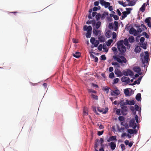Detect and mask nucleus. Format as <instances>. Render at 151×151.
I'll list each match as a JSON object with an SVG mask.
<instances>
[{
	"mask_svg": "<svg viewBox=\"0 0 151 151\" xmlns=\"http://www.w3.org/2000/svg\"><path fill=\"white\" fill-rule=\"evenodd\" d=\"M122 19H124L126 17H127V13L126 11H124L122 12Z\"/></svg>",
	"mask_w": 151,
	"mask_h": 151,
	"instance_id": "obj_25",
	"label": "nucleus"
},
{
	"mask_svg": "<svg viewBox=\"0 0 151 151\" xmlns=\"http://www.w3.org/2000/svg\"><path fill=\"white\" fill-rule=\"evenodd\" d=\"M130 109L132 111L134 115H135L136 114V111L135 107L134 108L133 106H131L130 107Z\"/></svg>",
	"mask_w": 151,
	"mask_h": 151,
	"instance_id": "obj_27",
	"label": "nucleus"
},
{
	"mask_svg": "<svg viewBox=\"0 0 151 151\" xmlns=\"http://www.w3.org/2000/svg\"><path fill=\"white\" fill-rule=\"evenodd\" d=\"M120 58L121 59L122 61V63H126L127 62V60L126 58L123 56H121L120 57Z\"/></svg>",
	"mask_w": 151,
	"mask_h": 151,
	"instance_id": "obj_28",
	"label": "nucleus"
},
{
	"mask_svg": "<svg viewBox=\"0 0 151 151\" xmlns=\"http://www.w3.org/2000/svg\"><path fill=\"white\" fill-rule=\"evenodd\" d=\"M123 43L124 45L127 46V49H129L131 45L129 44L128 40L127 38H125L123 40Z\"/></svg>",
	"mask_w": 151,
	"mask_h": 151,
	"instance_id": "obj_9",
	"label": "nucleus"
},
{
	"mask_svg": "<svg viewBox=\"0 0 151 151\" xmlns=\"http://www.w3.org/2000/svg\"><path fill=\"white\" fill-rule=\"evenodd\" d=\"M133 70L136 73H139L141 71V69L139 66H135L133 68Z\"/></svg>",
	"mask_w": 151,
	"mask_h": 151,
	"instance_id": "obj_13",
	"label": "nucleus"
},
{
	"mask_svg": "<svg viewBox=\"0 0 151 151\" xmlns=\"http://www.w3.org/2000/svg\"><path fill=\"white\" fill-rule=\"evenodd\" d=\"M119 81V79L118 78H116L115 79H114V83L113 84H116Z\"/></svg>",
	"mask_w": 151,
	"mask_h": 151,
	"instance_id": "obj_53",
	"label": "nucleus"
},
{
	"mask_svg": "<svg viewBox=\"0 0 151 151\" xmlns=\"http://www.w3.org/2000/svg\"><path fill=\"white\" fill-rule=\"evenodd\" d=\"M147 42L146 43H141L140 44V47H142L144 49H146L147 48Z\"/></svg>",
	"mask_w": 151,
	"mask_h": 151,
	"instance_id": "obj_22",
	"label": "nucleus"
},
{
	"mask_svg": "<svg viewBox=\"0 0 151 151\" xmlns=\"http://www.w3.org/2000/svg\"><path fill=\"white\" fill-rule=\"evenodd\" d=\"M93 34L95 35L96 36L99 34L101 35V31L98 29H96L95 28H93Z\"/></svg>",
	"mask_w": 151,
	"mask_h": 151,
	"instance_id": "obj_11",
	"label": "nucleus"
},
{
	"mask_svg": "<svg viewBox=\"0 0 151 151\" xmlns=\"http://www.w3.org/2000/svg\"><path fill=\"white\" fill-rule=\"evenodd\" d=\"M121 80L122 82H125L127 84H128L130 82V79L129 78L123 76L121 79Z\"/></svg>",
	"mask_w": 151,
	"mask_h": 151,
	"instance_id": "obj_8",
	"label": "nucleus"
},
{
	"mask_svg": "<svg viewBox=\"0 0 151 151\" xmlns=\"http://www.w3.org/2000/svg\"><path fill=\"white\" fill-rule=\"evenodd\" d=\"M116 114H117L119 115H120L121 114L120 113V109H117L116 111Z\"/></svg>",
	"mask_w": 151,
	"mask_h": 151,
	"instance_id": "obj_51",
	"label": "nucleus"
},
{
	"mask_svg": "<svg viewBox=\"0 0 151 151\" xmlns=\"http://www.w3.org/2000/svg\"><path fill=\"white\" fill-rule=\"evenodd\" d=\"M116 136H112L109 138L107 139V141L108 142H109L111 141H113L114 140H117L116 139Z\"/></svg>",
	"mask_w": 151,
	"mask_h": 151,
	"instance_id": "obj_15",
	"label": "nucleus"
},
{
	"mask_svg": "<svg viewBox=\"0 0 151 151\" xmlns=\"http://www.w3.org/2000/svg\"><path fill=\"white\" fill-rule=\"evenodd\" d=\"M113 17L115 20H117L119 19V17L118 16L116 15H113Z\"/></svg>",
	"mask_w": 151,
	"mask_h": 151,
	"instance_id": "obj_57",
	"label": "nucleus"
},
{
	"mask_svg": "<svg viewBox=\"0 0 151 151\" xmlns=\"http://www.w3.org/2000/svg\"><path fill=\"white\" fill-rule=\"evenodd\" d=\"M101 17V15L100 13L98 14L96 16V18L97 20L99 19Z\"/></svg>",
	"mask_w": 151,
	"mask_h": 151,
	"instance_id": "obj_38",
	"label": "nucleus"
},
{
	"mask_svg": "<svg viewBox=\"0 0 151 151\" xmlns=\"http://www.w3.org/2000/svg\"><path fill=\"white\" fill-rule=\"evenodd\" d=\"M129 126L130 127H132L134 129H135L137 127V124L135 123L134 119H131L129 123Z\"/></svg>",
	"mask_w": 151,
	"mask_h": 151,
	"instance_id": "obj_4",
	"label": "nucleus"
},
{
	"mask_svg": "<svg viewBox=\"0 0 151 151\" xmlns=\"http://www.w3.org/2000/svg\"><path fill=\"white\" fill-rule=\"evenodd\" d=\"M99 142V140L98 139H97L96 140V141L95 142V145H94V147L95 148H96L98 147L99 144H98V143Z\"/></svg>",
	"mask_w": 151,
	"mask_h": 151,
	"instance_id": "obj_35",
	"label": "nucleus"
},
{
	"mask_svg": "<svg viewBox=\"0 0 151 151\" xmlns=\"http://www.w3.org/2000/svg\"><path fill=\"white\" fill-rule=\"evenodd\" d=\"M123 40H121L117 42V47L118 50L121 53L125 52L126 50V48L123 45Z\"/></svg>",
	"mask_w": 151,
	"mask_h": 151,
	"instance_id": "obj_1",
	"label": "nucleus"
},
{
	"mask_svg": "<svg viewBox=\"0 0 151 151\" xmlns=\"http://www.w3.org/2000/svg\"><path fill=\"white\" fill-rule=\"evenodd\" d=\"M128 40L130 43H132L134 42V39L133 36H130L128 38Z\"/></svg>",
	"mask_w": 151,
	"mask_h": 151,
	"instance_id": "obj_20",
	"label": "nucleus"
},
{
	"mask_svg": "<svg viewBox=\"0 0 151 151\" xmlns=\"http://www.w3.org/2000/svg\"><path fill=\"white\" fill-rule=\"evenodd\" d=\"M109 88L107 87H103V90L104 91H106V93H107L109 91Z\"/></svg>",
	"mask_w": 151,
	"mask_h": 151,
	"instance_id": "obj_34",
	"label": "nucleus"
},
{
	"mask_svg": "<svg viewBox=\"0 0 151 151\" xmlns=\"http://www.w3.org/2000/svg\"><path fill=\"white\" fill-rule=\"evenodd\" d=\"M150 19H151L150 17H148L146 18L145 19V22L147 24L149 23L150 22Z\"/></svg>",
	"mask_w": 151,
	"mask_h": 151,
	"instance_id": "obj_45",
	"label": "nucleus"
},
{
	"mask_svg": "<svg viewBox=\"0 0 151 151\" xmlns=\"http://www.w3.org/2000/svg\"><path fill=\"white\" fill-rule=\"evenodd\" d=\"M134 107L136 111H140L141 110V107H139L137 104H135Z\"/></svg>",
	"mask_w": 151,
	"mask_h": 151,
	"instance_id": "obj_29",
	"label": "nucleus"
},
{
	"mask_svg": "<svg viewBox=\"0 0 151 151\" xmlns=\"http://www.w3.org/2000/svg\"><path fill=\"white\" fill-rule=\"evenodd\" d=\"M119 56L117 55H114L113 56V58L114 60H116L117 62L119 63H122V62L121 60V59L120 58H119L118 57Z\"/></svg>",
	"mask_w": 151,
	"mask_h": 151,
	"instance_id": "obj_12",
	"label": "nucleus"
},
{
	"mask_svg": "<svg viewBox=\"0 0 151 151\" xmlns=\"http://www.w3.org/2000/svg\"><path fill=\"white\" fill-rule=\"evenodd\" d=\"M141 50V49L139 46H137L135 49L134 51L137 53H139L140 52Z\"/></svg>",
	"mask_w": 151,
	"mask_h": 151,
	"instance_id": "obj_23",
	"label": "nucleus"
},
{
	"mask_svg": "<svg viewBox=\"0 0 151 151\" xmlns=\"http://www.w3.org/2000/svg\"><path fill=\"white\" fill-rule=\"evenodd\" d=\"M127 71L128 75H129L131 76H133V73L131 70H128Z\"/></svg>",
	"mask_w": 151,
	"mask_h": 151,
	"instance_id": "obj_33",
	"label": "nucleus"
},
{
	"mask_svg": "<svg viewBox=\"0 0 151 151\" xmlns=\"http://www.w3.org/2000/svg\"><path fill=\"white\" fill-rule=\"evenodd\" d=\"M73 55L76 58H78L81 56L80 52H76L75 54H73Z\"/></svg>",
	"mask_w": 151,
	"mask_h": 151,
	"instance_id": "obj_24",
	"label": "nucleus"
},
{
	"mask_svg": "<svg viewBox=\"0 0 151 151\" xmlns=\"http://www.w3.org/2000/svg\"><path fill=\"white\" fill-rule=\"evenodd\" d=\"M129 91L128 89H126L124 90V93L126 96H129Z\"/></svg>",
	"mask_w": 151,
	"mask_h": 151,
	"instance_id": "obj_32",
	"label": "nucleus"
},
{
	"mask_svg": "<svg viewBox=\"0 0 151 151\" xmlns=\"http://www.w3.org/2000/svg\"><path fill=\"white\" fill-rule=\"evenodd\" d=\"M127 132L128 133H129L130 134H132L133 133V129H127Z\"/></svg>",
	"mask_w": 151,
	"mask_h": 151,
	"instance_id": "obj_42",
	"label": "nucleus"
},
{
	"mask_svg": "<svg viewBox=\"0 0 151 151\" xmlns=\"http://www.w3.org/2000/svg\"><path fill=\"white\" fill-rule=\"evenodd\" d=\"M101 60H105L106 59V57L105 55H102L101 56Z\"/></svg>",
	"mask_w": 151,
	"mask_h": 151,
	"instance_id": "obj_52",
	"label": "nucleus"
},
{
	"mask_svg": "<svg viewBox=\"0 0 151 151\" xmlns=\"http://www.w3.org/2000/svg\"><path fill=\"white\" fill-rule=\"evenodd\" d=\"M83 29L84 31L86 30L87 32H91L92 28L91 26H89L87 27L86 25H85L83 27Z\"/></svg>",
	"mask_w": 151,
	"mask_h": 151,
	"instance_id": "obj_10",
	"label": "nucleus"
},
{
	"mask_svg": "<svg viewBox=\"0 0 151 151\" xmlns=\"http://www.w3.org/2000/svg\"><path fill=\"white\" fill-rule=\"evenodd\" d=\"M132 9L131 8H126V10H127L126 12L127 13V14H130L131 12L130 11L132 10Z\"/></svg>",
	"mask_w": 151,
	"mask_h": 151,
	"instance_id": "obj_49",
	"label": "nucleus"
},
{
	"mask_svg": "<svg viewBox=\"0 0 151 151\" xmlns=\"http://www.w3.org/2000/svg\"><path fill=\"white\" fill-rule=\"evenodd\" d=\"M136 99L137 101H140L141 99V94L140 93H138L136 96Z\"/></svg>",
	"mask_w": 151,
	"mask_h": 151,
	"instance_id": "obj_21",
	"label": "nucleus"
},
{
	"mask_svg": "<svg viewBox=\"0 0 151 151\" xmlns=\"http://www.w3.org/2000/svg\"><path fill=\"white\" fill-rule=\"evenodd\" d=\"M113 40H109L107 42H106V45L107 46H109L113 42Z\"/></svg>",
	"mask_w": 151,
	"mask_h": 151,
	"instance_id": "obj_30",
	"label": "nucleus"
},
{
	"mask_svg": "<svg viewBox=\"0 0 151 151\" xmlns=\"http://www.w3.org/2000/svg\"><path fill=\"white\" fill-rule=\"evenodd\" d=\"M87 109L86 108V107H84L83 109V114L84 115H86L87 114Z\"/></svg>",
	"mask_w": 151,
	"mask_h": 151,
	"instance_id": "obj_40",
	"label": "nucleus"
},
{
	"mask_svg": "<svg viewBox=\"0 0 151 151\" xmlns=\"http://www.w3.org/2000/svg\"><path fill=\"white\" fill-rule=\"evenodd\" d=\"M91 32H87L86 35V37L87 38H90L91 36Z\"/></svg>",
	"mask_w": 151,
	"mask_h": 151,
	"instance_id": "obj_36",
	"label": "nucleus"
},
{
	"mask_svg": "<svg viewBox=\"0 0 151 151\" xmlns=\"http://www.w3.org/2000/svg\"><path fill=\"white\" fill-rule=\"evenodd\" d=\"M121 107L122 109V112L123 114H126L124 113L125 112H126L128 110V108L126 106V105H127V104H120Z\"/></svg>",
	"mask_w": 151,
	"mask_h": 151,
	"instance_id": "obj_5",
	"label": "nucleus"
},
{
	"mask_svg": "<svg viewBox=\"0 0 151 151\" xmlns=\"http://www.w3.org/2000/svg\"><path fill=\"white\" fill-rule=\"evenodd\" d=\"M116 33L115 32H114L112 33V38L113 39H114L116 38Z\"/></svg>",
	"mask_w": 151,
	"mask_h": 151,
	"instance_id": "obj_54",
	"label": "nucleus"
},
{
	"mask_svg": "<svg viewBox=\"0 0 151 151\" xmlns=\"http://www.w3.org/2000/svg\"><path fill=\"white\" fill-rule=\"evenodd\" d=\"M91 96L92 98L93 99H94L95 100H98V97L97 96L95 95L94 94H92L91 95Z\"/></svg>",
	"mask_w": 151,
	"mask_h": 151,
	"instance_id": "obj_46",
	"label": "nucleus"
},
{
	"mask_svg": "<svg viewBox=\"0 0 151 151\" xmlns=\"http://www.w3.org/2000/svg\"><path fill=\"white\" fill-rule=\"evenodd\" d=\"M97 110L99 111L100 112H103L104 109L103 108H100L99 107H97Z\"/></svg>",
	"mask_w": 151,
	"mask_h": 151,
	"instance_id": "obj_43",
	"label": "nucleus"
},
{
	"mask_svg": "<svg viewBox=\"0 0 151 151\" xmlns=\"http://www.w3.org/2000/svg\"><path fill=\"white\" fill-rule=\"evenodd\" d=\"M145 40V39L144 37H142L141 38L140 41V42H141V43H144V42Z\"/></svg>",
	"mask_w": 151,
	"mask_h": 151,
	"instance_id": "obj_58",
	"label": "nucleus"
},
{
	"mask_svg": "<svg viewBox=\"0 0 151 151\" xmlns=\"http://www.w3.org/2000/svg\"><path fill=\"white\" fill-rule=\"evenodd\" d=\"M114 76V74L113 72L110 73L109 76V77L111 78H113Z\"/></svg>",
	"mask_w": 151,
	"mask_h": 151,
	"instance_id": "obj_47",
	"label": "nucleus"
},
{
	"mask_svg": "<svg viewBox=\"0 0 151 151\" xmlns=\"http://www.w3.org/2000/svg\"><path fill=\"white\" fill-rule=\"evenodd\" d=\"M142 31V30L141 28H139L137 29L136 30L137 33V35L139 34Z\"/></svg>",
	"mask_w": 151,
	"mask_h": 151,
	"instance_id": "obj_48",
	"label": "nucleus"
},
{
	"mask_svg": "<svg viewBox=\"0 0 151 151\" xmlns=\"http://www.w3.org/2000/svg\"><path fill=\"white\" fill-rule=\"evenodd\" d=\"M120 146L122 151L125 150V146L124 144H122Z\"/></svg>",
	"mask_w": 151,
	"mask_h": 151,
	"instance_id": "obj_64",
	"label": "nucleus"
},
{
	"mask_svg": "<svg viewBox=\"0 0 151 151\" xmlns=\"http://www.w3.org/2000/svg\"><path fill=\"white\" fill-rule=\"evenodd\" d=\"M145 56L144 57V59L142 60V63L144 64V67L146 65L145 63H147L149 59V55L148 51H145Z\"/></svg>",
	"mask_w": 151,
	"mask_h": 151,
	"instance_id": "obj_3",
	"label": "nucleus"
},
{
	"mask_svg": "<svg viewBox=\"0 0 151 151\" xmlns=\"http://www.w3.org/2000/svg\"><path fill=\"white\" fill-rule=\"evenodd\" d=\"M120 93L119 91L117 88L114 91H112L111 92V94L112 96H117Z\"/></svg>",
	"mask_w": 151,
	"mask_h": 151,
	"instance_id": "obj_7",
	"label": "nucleus"
},
{
	"mask_svg": "<svg viewBox=\"0 0 151 151\" xmlns=\"http://www.w3.org/2000/svg\"><path fill=\"white\" fill-rule=\"evenodd\" d=\"M129 33L130 34L133 35L134 36H137V33L136 30L133 27H131L129 31Z\"/></svg>",
	"mask_w": 151,
	"mask_h": 151,
	"instance_id": "obj_6",
	"label": "nucleus"
},
{
	"mask_svg": "<svg viewBox=\"0 0 151 151\" xmlns=\"http://www.w3.org/2000/svg\"><path fill=\"white\" fill-rule=\"evenodd\" d=\"M95 41L96 40L94 37H91V38L90 39V42L92 44H93V43H94Z\"/></svg>",
	"mask_w": 151,
	"mask_h": 151,
	"instance_id": "obj_44",
	"label": "nucleus"
},
{
	"mask_svg": "<svg viewBox=\"0 0 151 151\" xmlns=\"http://www.w3.org/2000/svg\"><path fill=\"white\" fill-rule=\"evenodd\" d=\"M98 39L99 41L101 42H104L105 40L104 37L102 36H98Z\"/></svg>",
	"mask_w": 151,
	"mask_h": 151,
	"instance_id": "obj_17",
	"label": "nucleus"
},
{
	"mask_svg": "<svg viewBox=\"0 0 151 151\" xmlns=\"http://www.w3.org/2000/svg\"><path fill=\"white\" fill-rule=\"evenodd\" d=\"M110 3L108 2H106L104 5V6L105 8H107L110 5Z\"/></svg>",
	"mask_w": 151,
	"mask_h": 151,
	"instance_id": "obj_41",
	"label": "nucleus"
},
{
	"mask_svg": "<svg viewBox=\"0 0 151 151\" xmlns=\"http://www.w3.org/2000/svg\"><path fill=\"white\" fill-rule=\"evenodd\" d=\"M136 102V101L134 99L132 101H129L126 99H124L122 100H121V102L119 103H118L117 104H135Z\"/></svg>",
	"mask_w": 151,
	"mask_h": 151,
	"instance_id": "obj_2",
	"label": "nucleus"
},
{
	"mask_svg": "<svg viewBox=\"0 0 151 151\" xmlns=\"http://www.w3.org/2000/svg\"><path fill=\"white\" fill-rule=\"evenodd\" d=\"M99 41L98 40H96V41L94 42V43H93V44L94 45V46L95 47H97L99 44Z\"/></svg>",
	"mask_w": 151,
	"mask_h": 151,
	"instance_id": "obj_39",
	"label": "nucleus"
},
{
	"mask_svg": "<svg viewBox=\"0 0 151 151\" xmlns=\"http://www.w3.org/2000/svg\"><path fill=\"white\" fill-rule=\"evenodd\" d=\"M91 56L93 58H94L95 62H97L98 61V59L97 57H96L95 55H94L92 54H91Z\"/></svg>",
	"mask_w": 151,
	"mask_h": 151,
	"instance_id": "obj_31",
	"label": "nucleus"
},
{
	"mask_svg": "<svg viewBox=\"0 0 151 151\" xmlns=\"http://www.w3.org/2000/svg\"><path fill=\"white\" fill-rule=\"evenodd\" d=\"M142 34L143 35H145L146 38H149V36L147 34L146 32H143L142 33Z\"/></svg>",
	"mask_w": 151,
	"mask_h": 151,
	"instance_id": "obj_62",
	"label": "nucleus"
},
{
	"mask_svg": "<svg viewBox=\"0 0 151 151\" xmlns=\"http://www.w3.org/2000/svg\"><path fill=\"white\" fill-rule=\"evenodd\" d=\"M103 49L105 50V51L107 52L108 51V49H107V48L106 45L105 44H103Z\"/></svg>",
	"mask_w": 151,
	"mask_h": 151,
	"instance_id": "obj_37",
	"label": "nucleus"
},
{
	"mask_svg": "<svg viewBox=\"0 0 151 151\" xmlns=\"http://www.w3.org/2000/svg\"><path fill=\"white\" fill-rule=\"evenodd\" d=\"M105 35L106 37L108 38H110L111 35V32L110 30H108L106 32Z\"/></svg>",
	"mask_w": 151,
	"mask_h": 151,
	"instance_id": "obj_19",
	"label": "nucleus"
},
{
	"mask_svg": "<svg viewBox=\"0 0 151 151\" xmlns=\"http://www.w3.org/2000/svg\"><path fill=\"white\" fill-rule=\"evenodd\" d=\"M147 5V4H146V3H144L140 8V10L142 12H144L145 10V6Z\"/></svg>",
	"mask_w": 151,
	"mask_h": 151,
	"instance_id": "obj_18",
	"label": "nucleus"
},
{
	"mask_svg": "<svg viewBox=\"0 0 151 151\" xmlns=\"http://www.w3.org/2000/svg\"><path fill=\"white\" fill-rule=\"evenodd\" d=\"M106 1H104V0H100V3L102 5L104 6L105 2Z\"/></svg>",
	"mask_w": 151,
	"mask_h": 151,
	"instance_id": "obj_56",
	"label": "nucleus"
},
{
	"mask_svg": "<svg viewBox=\"0 0 151 151\" xmlns=\"http://www.w3.org/2000/svg\"><path fill=\"white\" fill-rule=\"evenodd\" d=\"M93 111H94V112L96 114H99L96 111V107L95 106H93Z\"/></svg>",
	"mask_w": 151,
	"mask_h": 151,
	"instance_id": "obj_50",
	"label": "nucleus"
},
{
	"mask_svg": "<svg viewBox=\"0 0 151 151\" xmlns=\"http://www.w3.org/2000/svg\"><path fill=\"white\" fill-rule=\"evenodd\" d=\"M103 48V46L102 44H100L98 47V49L100 51H101Z\"/></svg>",
	"mask_w": 151,
	"mask_h": 151,
	"instance_id": "obj_55",
	"label": "nucleus"
},
{
	"mask_svg": "<svg viewBox=\"0 0 151 151\" xmlns=\"http://www.w3.org/2000/svg\"><path fill=\"white\" fill-rule=\"evenodd\" d=\"M110 147L111 149L113 150H114L116 147V144L115 143L113 142H111L110 143Z\"/></svg>",
	"mask_w": 151,
	"mask_h": 151,
	"instance_id": "obj_16",
	"label": "nucleus"
},
{
	"mask_svg": "<svg viewBox=\"0 0 151 151\" xmlns=\"http://www.w3.org/2000/svg\"><path fill=\"white\" fill-rule=\"evenodd\" d=\"M88 91L90 93H96V91H94L92 89H88Z\"/></svg>",
	"mask_w": 151,
	"mask_h": 151,
	"instance_id": "obj_63",
	"label": "nucleus"
},
{
	"mask_svg": "<svg viewBox=\"0 0 151 151\" xmlns=\"http://www.w3.org/2000/svg\"><path fill=\"white\" fill-rule=\"evenodd\" d=\"M139 83H140V81H139L138 82H137V81H135L133 83L131 84L130 85H131L133 86L134 85H135L136 84H139Z\"/></svg>",
	"mask_w": 151,
	"mask_h": 151,
	"instance_id": "obj_59",
	"label": "nucleus"
},
{
	"mask_svg": "<svg viewBox=\"0 0 151 151\" xmlns=\"http://www.w3.org/2000/svg\"><path fill=\"white\" fill-rule=\"evenodd\" d=\"M101 23L100 21L98 22L96 24L95 29H99L101 26Z\"/></svg>",
	"mask_w": 151,
	"mask_h": 151,
	"instance_id": "obj_26",
	"label": "nucleus"
},
{
	"mask_svg": "<svg viewBox=\"0 0 151 151\" xmlns=\"http://www.w3.org/2000/svg\"><path fill=\"white\" fill-rule=\"evenodd\" d=\"M104 132V131L103 130L102 131H98V132L97 134L99 136H100L103 134Z\"/></svg>",
	"mask_w": 151,
	"mask_h": 151,
	"instance_id": "obj_60",
	"label": "nucleus"
},
{
	"mask_svg": "<svg viewBox=\"0 0 151 151\" xmlns=\"http://www.w3.org/2000/svg\"><path fill=\"white\" fill-rule=\"evenodd\" d=\"M114 73L115 74L118 76H122V72L118 69L115 70Z\"/></svg>",
	"mask_w": 151,
	"mask_h": 151,
	"instance_id": "obj_14",
	"label": "nucleus"
},
{
	"mask_svg": "<svg viewBox=\"0 0 151 151\" xmlns=\"http://www.w3.org/2000/svg\"><path fill=\"white\" fill-rule=\"evenodd\" d=\"M108 107H106L104 109V111L103 112V114H106L108 111Z\"/></svg>",
	"mask_w": 151,
	"mask_h": 151,
	"instance_id": "obj_61",
	"label": "nucleus"
}]
</instances>
